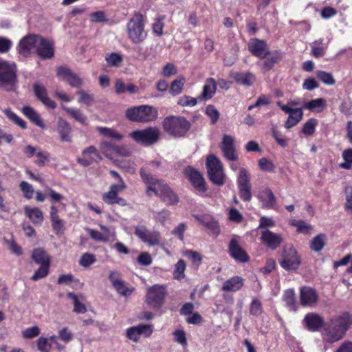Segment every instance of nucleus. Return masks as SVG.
Masks as SVG:
<instances>
[{
  "label": "nucleus",
  "instance_id": "cd10ccee",
  "mask_svg": "<svg viewBox=\"0 0 352 352\" xmlns=\"http://www.w3.org/2000/svg\"><path fill=\"white\" fill-rule=\"evenodd\" d=\"M231 76L237 84L250 87L254 85L256 81L255 76L250 72H233Z\"/></svg>",
  "mask_w": 352,
  "mask_h": 352
},
{
  "label": "nucleus",
  "instance_id": "a211bd4d",
  "mask_svg": "<svg viewBox=\"0 0 352 352\" xmlns=\"http://www.w3.org/2000/svg\"><path fill=\"white\" fill-rule=\"evenodd\" d=\"M319 300L316 290L309 286H303L300 289V303L302 307H314Z\"/></svg>",
  "mask_w": 352,
  "mask_h": 352
},
{
  "label": "nucleus",
  "instance_id": "a19ab883",
  "mask_svg": "<svg viewBox=\"0 0 352 352\" xmlns=\"http://www.w3.org/2000/svg\"><path fill=\"white\" fill-rule=\"evenodd\" d=\"M186 267V262L183 259H179L175 264L173 277L176 280H181L185 276V270Z\"/></svg>",
  "mask_w": 352,
  "mask_h": 352
},
{
  "label": "nucleus",
  "instance_id": "69168bd1",
  "mask_svg": "<svg viewBox=\"0 0 352 352\" xmlns=\"http://www.w3.org/2000/svg\"><path fill=\"white\" fill-rule=\"evenodd\" d=\"M37 160L34 161V163L39 167L45 166V162L49 160L50 153L47 152H43L39 151L36 153Z\"/></svg>",
  "mask_w": 352,
  "mask_h": 352
},
{
  "label": "nucleus",
  "instance_id": "72a5a7b5",
  "mask_svg": "<svg viewBox=\"0 0 352 352\" xmlns=\"http://www.w3.org/2000/svg\"><path fill=\"white\" fill-rule=\"evenodd\" d=\"M62 108L68 115H69L76 121L84 125L88 124L87 116L84 115L80 109L67 107L64 105L62 106Z\"/></svg>",
  "mask_w": 352,
  "mask_h": 352
},
{
  "label": "nucleus",
  "instance_id": "c756f323",
  "mask_svg": "<svg viewBox=\"0 0 352 352\" xmlns=\"http://www.w3.org/2000/svg\"><path fill=\"white\" fill-rule=\"evenodd\" d=\"M24 212L26 217H28L34 225H41L43 223L44 219L43 213L38 208L25 206L24 208Z\"/></svg>",
  "mask_w": 352,
  "mask_h": 352
},
{
  "label": "nucleus",
  "instance_id": "39448f33",
  "mask_svg": "<svg viewBox=\"0 0 352 352\" xmlns=\"http://www.w3.org/2000/svg\"><path fill=\"white\" fill-rule=\"evenodd\" d=\"M157 111L153 107L140 105L129 108L126 111V117L132 122H148L157 118Z\"/></svg>",
  "mask_w": 352,
  "mask_h": 352
},
{
  "label": "nucleus",
  "instance_id": "774afa93",
  "mask_svg": "<svg viewBox=\"0 0 352 352\" xmlns=\"http://www.w3.org/2000/svg\"><path fill=\"white\" fill-rule=\"evenodd\" d=\"M37 347L41 352H50L52 345L47 338L41 337L37 341Z\"/></svg>",
  "mask_w": 352,
  "mask_h": 352
},
{
  "label": "nucleus",
  "instance_id": "a878e982",
  "mask_svg": "<svg viewBox=\"0 0 352 352\" xmlns=\"http://www.w3.org/2000/svg\"><path fill=\"white\" fill-rule=\"evenodd\" d=\"M57 131L60 140L63 142H72V127L70 124L65 120L60 118L57 123Z\"/></svg>",
  "mask_w": 352,
  "mask_h": 352
},
{
  "label": "nucleus",
  "instance_id": "5701e85b",
  "mask_svg": "<svg viewBox=\"0 0 352 352\" xmlns=\"http://www.w3.org/2000/svg\"><path fill=\"white\" fill-rule=\"evenodd\" d=\"M33 90L36 98L47 107L52 109H54L56 107V102L49 98L47 89L45 86L35 83L33 85Z\"/></svg>",
  "mask_w": 352,
  "mask_h": 352
},
{
  "label": "nucleus",
  "instance_id": "6e6d98bb",
  "mask_svg": "<svg viewBox=\"0 0 352 352\" xmlns=\"http://www.w3.org/2000/svg\"><path fill=\"white\" fill-rule=\"evenodd\" d=\"M184 256L189 258L194 264L199 265L202 261L201 254L192 250H188L184 252Z\"/></svg>",
  "mask_w": 352,
  "mask_h": 352
},
{
  "label": "nucleus",
  "instance_id": "1a4fd4ad",
  "mask_svg": "<svg viewBox=\"0 0 352 352\" xmlns=\"http://www.w3.org/2000/svg\"><path fill=\"white\" fill-rule=\"evenodd\" d=\"M301 264V259L297 250L292 246L283 249L280 266L285 270H296Z\"/></svg>",
  "mask_w": 352,
  "mask_h": 352
},
{
  "label": "nucleus",
  "instance_id": "4468645a",
  "mask_svg": "<svg viewBox=\"0 0 352 352\" xmlns=\"http://www.w3.org/2000/svg\"><path fill=\"white\" fill-rule=\"evenodd\" d=\"M276 104L285 113L289 114L285 122V127L286 129H289L292 128L302 119L303 112L302 108L293 109L283 104L281 101H278Z\"/></svg>",
  "mask_w": 352,
  "mask_h": 352
},
{
  "label": "nucleus",
  "instance_id": "ddd939ff",
  "mask_svg": "<svg viewBox=\"0 0 352 352\" xmlns=\"http://www.w3.org/2000/svg\"><path fill=\"white\" fill-rule=\"evenodd\" d=\"M40 37L37 34H29L22 38L19 43V54L25 56L36 54Z\"/></svg>",
  "mask_w": 352,
  "mask_h": 352
},
{
  "label": "nucleus",
  "instance_id": "e433bc0d",
  "mask_svg": "<svg viewBox=\"0 0 352 352\" xmlns=\"http://www.w3.org/2000/svg\"><path fill=\"white\" fill-rule=\"evenodd\" d=\"M249 312L251 316L255 317H258L263 313V305L258 298H254L252 300L250 304Z\"/></svg>",
  "mask_w": 352,
  "mask_h": 352
},
{
  "label": "nucleus",
  "instance_id": "680f3d73",
  "mask_svg": "<svg viewBox=\"0 0 352 352\" xmlns=\"http://www.w3.org/2000/svg\"><path fill=\"white\" fill-rule=\"evenodd\" d=\"M96 261V257L94 254L85 253L82 255L79 263L84 267H89Z\"/></svg>",
  "mask_w": 352,
  "mask_h": 352
},
{
  "label": "nucleus",
  "instance_id": "f257e3e1",
  "mask_svg": "<svg viewBox=\"0 0 352 352\" xmlns=\"http://www.w3.org/2000/svg\"><path fill=\"white\" fill-rule=\"evenodd\" d=\"M140 175L146 186V194L148 197L157 196L168 206H175L179 203L177 194L164 180L154 177L144 168H140Z\"/></svg>",
  "mask_w": 352,
  "mask_h": 352
},
{
  "label": "nucleus",
  "instance_id": "412c9836",
  "mask_svg": "<svg viewBox=\"0 0 352 352\" xmlns=\"http://www.w3.org/2000/svg\"><path fill=\"white\" fill-rule=\"evenodd\" d=\"M260 240L264 245L272 250L277 249L283 242V238L280 234L274 233L270 230L262 232Z\"/></svg>",
  "mask_w": 352,
  "mask_h": 352
},
{
  "label": "nucleus",
  "instance_id": "f3484780",
  "mask_svg": "<svg viewBox=\"0 0 352 352\" xmlns=\"http://www.w3.org/2000/svg\"><path fill=\"white\" fill-rule=\"evenodd\" d=\"M134 234L144 243L149 245H158L160 242V234L159 232L149 231L145 226H140L135 228Z\"/></svg>",
  "mask_w": 352,
  "mask_h": 352
},
{
  "label": "nucleus",
  "instance_id": "c9c22d12",
  "mask_svg": "<svg viewBox=\"0 0 352 352\" xmlns=\"http://www.w3.org/2000/svg\"><path fill=\"white\" fill-rule=\"evenodd\" d=\"M326 236L319 234L314 236L310 242V248L314 252L321 251L325 245Z\"/></svg>",
  "mask_w": 352,
  "mask_h": 352
},
{
  "label": "nucleus",
  "instance_id": "393cba45",
  "mask_svg": "<svg viewBox=\"0 0 352 352\" xmlns=\"http://www.w3.org/2000/svg\"><path fill=\"white\" fill-rule=\"evenodd\" d=\"M56 74L58 76L63 80L68 82L72 87H78L82 84L81 79L76 74L72 73L67 67H58Z\"/></svg>",
  "mask_w": 352,
  "mask_h": 352
},
{
  "label": "nucleus",
  "instance_id": "f03ea898",
  "mask_svg": "<svg viewBox=\"0 0 352 352\" xmlns=\"http://www.w3.org/2000/svg\"><path fill=\"white\" fill-rule=\"evenodd\" d=\"M352 327V314L344 311L330 320L324 329L327 341L333 343L343 338L346 331Z\"/></svg>",
  "mask_w": 352,
  "mask_h": 352
},
{
  "label": "nucleus",
  "instance_id": "473e14b6",
  "mask_svg": "<svg viewBox=\"0 0 352 352\" xmlns=\"http://www.w3.org/2000/svg\"><path fill=\"white\" fill-rule=\"evenodd\" d=\"M22 111L23 114L36 125L41 128L45 127V124L41 119L40 116L33 108L29 106H25L23 107Z\"/></svg>",
  "mask_w": 352,
  "mask_h": 352
},
{
  "label": "nucleus",
  "instance_id": "3c124183",
  "mask_svg": "<svg viewBox=\"0 0 352 352\" xmlns=\"http://www.w3.org/2000/svg\"><path fill=\"white\" fill-rule=\"evenodd\" d=\"M258 166L261 170L268 173L274 172L275 166L274 163L265 157H262L258 160Z\"/></svg>",
  "mask_w": 352,
  "mask_h": 352
},
{
  "label": "nucleus",
  "instance_id": "37998d69",
  "mask_svg": "<svg viewBox=\"0 0 352 352\" xmlns=\"http://www.w3.org/2000/svg\"><path fill=\"white\" fill-rule=\"evenodd\" d=\"M318 124V120L316 118L309 119L304 124L302 129V133L306 135H312L316 131Z\"/></svg>",
  "mask_w": 352,
  "mask_h": 352
},
{
  "label": "nucleus",
  "instance_id": "052dcab7",
  "mask_svg": "<svg viewBox=\"0 0 352 352\" xmlns=\"http://www.w3.org/2000/svg\"><path fill=\"white\" fill-rule=\"evenodd\" d=\"M206 113L210 117L212 124L217 122L219 119V112L213 105H208L206 107Z\"/></svg>",
  "mask_w": 352,
  "mask_h": 352
},
{
  "label": "nucleus",
  "instance_id": "13d9d810",
  "mask_svg": "<svg viewBox=\"0 0 352 352\" xmlns=\"http://www.w3.org/2000/svg\"><path fill=\"white\" fill-rule=\"evenodd\" d=\"M317 77L324 84L328 85H334L336 82L333 77L331 74L323 71H318L317 72Z\"/></svg>",
  "mask_w": 352,
  "mask_h": 352
},
{
  "label": "nucleus",
  "instance_id": "09e8293b",
  "mask_svg": "<svg viewBox=\"0 0 352 352\" xmlns=\"http://www.w3.org/2000/svg\"><path fill=\"white\" fill-rule=\"evenodd\" d=\"M4 112L6 117L10 120L12 121L13 122H14L16 124L19 125L21 128L23 129L27 128L26 122L21 118H19L12 111H11L10 109H6Z\"/></svg>",
  "mask_w": 352,
  "mask_h": 352
},
{
  "label": "nucleus",
  "instance_id": "a18cd8bd",
  "mask_svg": "<svg viewBox=\"0 0 352 352\" xmlns=\"http://www.w3.org/2000/svg\"><path fill=\"white\" fill-rule=\"evenodd\" d=\"M50 265H41L39 268L35 271L31 280L36 281L46 277L50 273Z\"/></svg>",
  "mask_w": 352,
  "mask_h": 352
},
{
  "label": "nucleus",
  "instance_id": "dca6fc26",
  "mask_svg": "<svg viewBox=\"0 0 352 352\" xmlns=\"http://www.w3.org/2000/svg\"><path fill=\"white\" fill-rule=\"evenodd\" d=\"M228 254L238 263H248L250 257L248 252L240 245L236 238H232L228 245Z\"/></svg>",
  "mask_w": 352,
  "mask_h": 352
},
{
  "label": "nucleus",
  "instance_id": "f704fd0d",
  "mask_svg": "<svg viewBox=\"0 0 352 352\" xmlns=\"http://www.w3.org/2000/svg\"><path fill=\"white\" fill-rule=\"evenodd\" d=\"M283 300L285 302L286 306L291 310L294 311H296L298 310L296 295L294 289H288L284 291L283 295Z\"/></svg>",
  "mask_w": 352,
  "mask_h": 352
},
{
  "label": "nucleus",
  "instance_id": "4d7b16f0",
  "mask_svg": "<svg viewBox=\"0 0 352 352\" xmlns=\"http://www.w3.org/2000/svg\"><path fill=\"white\" fill-rule=\"evenodd\" d=\"M197 99L188 96L180 97L177 104L182 107H194L197 104Z\"/></svg>",
  "mask_w": 352,
  "mask_h": 352
},
{
  "label": "nucleus",
  "instance_id": "bb28decb",
  "mask_svg": "<svg viewBox=\"0 0 352 352\" xmlns=\"http://www.w3.org/2000/svg\"><path fill=\"white\" fill-rule=\"evenodd\" d=\"M244 282L245 280L241 276H234L223 283L221 289L225 292H236L241 289Z\"/></svg>",
  "mask_w": 352,
  "mask_h": 352
},
{
  "label": "nucleus",
  "instance_id": "4c0bfd02",
  "mask_svg": "<svg viewBox=\"0 0 352 352\" xmlns=\"http://www.w3.org/2000/svg\"><path fill=\"white\" fill-rule=\"evenodd\" d=\"M114 288L118 294L124 296H130L134 291V287H129L128 285L122 280L116 281L114 283Z\"/></svg>",
  "mask_w": 352,
  "mask_h": 352
},
{
  "label": "nucleus",
  "instance_id": "de8ad7c7",
  "mask_svg": "<svg viewBox=\"0 0 352 352\" xmlns=\"http://www.w3.org/2000/svg\"><path fill=\"white\" fill-rule=\"evenodd\" d=\"M116 146L109 142L104 141L100 144V149L107 157L111 159L112 155L116 153Z\"/></svg>",
  "mask_w": 352,
  "mask_h": 352
},
{
  "label": "nucleus",
  "instance_id": "9d476101",
  "mask_svg": "<svg viewBox=\"0 0 352 352\" xmlns=\"http://www.w3.org/2000/svg\"><path fill=\"white\" fill-rule=\"evenodd\" d=\"M219 148L226 160L233 162L239 160V154L235 146V139L233 136L228 134L223 135L219 143Z\"/></svg>",
  "mask_w": 352,
  "mask_h": 352
},
{
  "label": "nucleus",
  "instance_id": "c85d7f7f",
  "mask_svg": "<svg viewBox=\"0 0 352 352\" xmlns=\"http://www.w3.org/2000/svg\"><path fill=\"white\" fill-rule=\"evenodd\" d=\"M217 89V82L214 78H208L203 87L201 94L198 97L200 100H208L214 95Z\"/></svg>",
  "mask_w": 352,
  "mask_h": 352
},
{
  "label": "nucleus",
  "instance_id": "79ce46f5",
  "mask_svg": "<svg viewBox=\"0 0 352 352\" xmlns=\"http://www.w3.org/2000/svg\"><path fill=\"white\" fill-rule=\"evenodd\" d=\"M96 130L102 135L115 140H122V135L118 133L116 130L107 127L98 126Z\"/></svg>",
  "mask_w": 352,
  "mask_h": 352
},
{
  "label": "nucleus",
  "instance_id": "5fc2aeb1",
  "mask_svg": "<svg viewBox=\"0 0 352 352\" xmlns=\"http://www.w3.org/2000/svg\"><path fill=\"white\" fill-rule=\"evenodd\" d=\"M184 85V78H179L173 80L170 85V93L175 96L179 94L182 91Z\"/></svg>",
  "mask_w": 352,
  "mask_h": 352
},
{
  "label": "nucleus",
  "instance_id": "338daca9",
  "mask_svg": "<svg viewBox=\"0 0 352 352\" xmlns=\"http://www.w3.org/2000/svg\"><path fill=\"white\" fill-rule=\"evenodd\" d=\"M267 197V201L265 203V206L267 208H273L276 204V197L272 190L267 188L263 192Z\"/></svg>",
  "mask_w": 352,
  "mask_h": 352
},
{
  "label": "nucleus",
  "instance_id": "0eeeda50",
  "mask_svg": "<svg viewBox=\"0 0 352 352\" xmlns=\"http://www.w3.org/2000/svg\"><path fill=\"white\" fill-rule=\"evenodd\" d=\"M167 296L166 286L155 284L147 289L145 302L153 309H161Z\"/></svg>",
  "mask_w": 352,
  "mask_h": 352
},
{
  "label": "nucleus",
  "instance_id": "e2e57ef3",
  "mask_svg": "<svg viewBox=\"0 0 352 352\" xmlns=\"http://www.w3.org/2000/svg\"><path fill=\"white\" fill-rule=\"evenodd\" d=\"M344 192L346 194V202L344 204V208L346 211L352 214V187H346Z\"/></svg>",
  "mask_w": 352,
  "mask_h": 352
},
{
  "label": "nucleus",
  "instance_id": "aec40b11",
  "mask_svg": "<svg viewBox=\"0 0 352 352\" xmlns=\"http://www.w3.org/2000/svg\"><path fill=\"white\" fill-rule=\"evenodd\" d=\"M82 154V157L78 158L77 162L83 166H89L94 162H98L102 159L96 148L94 146L86 148Z\"/></svg>",
  "mask_w": 352,
  "mask_h": 352
},
{
  "label": "nucleus",
  "instance_id": "49530a36",
  "mask_svg": "<svg viewBox=\"0 0 352 352\" xmlns=\"http://www.w3.org/2000/svg\"><path fill=\"white\" fill-rule=\"evenodd\" d=\"M312 54L315 57H319L324 54L325 46L323 45V39H320L311 44Z\"/></svg>",
  "mask_w": 352,
  "mask_h": 352
},
{
  "label": "nucleus",
  "instance_id": "f8f14e48",
  "mask_svg": "<svg viewBox=\"0 0 352 352\" xmlns=\"http://www.w3.org/2000/svg\"><path fill=\"white\" fill-rule=\"evenodd\" d=\"M304 327L310 332H318L321 329L324 331L328 324L324 322L323 317L317 313L307 314L302 320Z\"/></svg>",
  "mask_w": 352,
  "mask_h": 352
},
{
  "label": "nucleus",
  "instance_id": "2f4dec72",
  "mask_svg": "<svg viewBox=\"0 0 352 352\" xmlns=\"http://www.w3.org/2000/svg\"><path fill=\"white\" fill-rule=\"evenodd\" d=\"M326 106V100L324 98H316L305 102L302 109H308L313 112L321 113Z\"/></svg>",
  "mask_w": 352,
  "mask_h": 352
},
{
  "label": "nucleus",
  "instance_id": "7c9ffc66",
  "mask_svg": "<svg viewBox=\"0 0 352 352\" xmlns=\"http://www.w3.org/2000/svg\"><path fill=\"white\" fill-rule=\"evenodd\" d=\"M32 259L38 265H50L51 258L47 252L41 248H35L32 253Z\"/></svg>",
  "mask_w": 352,
  "mask_h": 352
},
{
  "label": "nucleus",
  "instance_id": "6e6552de",
  "mask_svg": "<svg viewBox=\"0 0 352 352\" xmlns=\"http://www.w3.org/2000/svg\"><path fill=\"white\" fill-rule=\"evenodd\" d=\"M130 136L138 144L150 146L160 140V131L157 127H148L144 129L136 130L130 133Z\"/></svg>",
  "mask_w": 352,
  "mask_h": 352
},
{
  "label": "nucleus",
  "instance_id": "4be33fe9",
  "mask_svg": "<svg viewBox=\"0 0 352 352\" xmlns=\"http://www.w3.org/2000/svg\"><path fill=\"white\" fill-rule=\"evenodd\" d=\"M50 219L52 228L54 233L57 235L63 234L65 230V222L60 219L58 210L54 205H52L50 208Z\"/></svg>",
  "mask_w": 352,
  "mask_h": 352
},
{
  "label": "nucleus",
  "instance_id": "58836bf2",
  "mask_svg": "<svg viewBox=\"0 0 352 352\" xmlns=\"http://www.w3.org/2000/svg\"><path fill=\"white\" fill-rule=\"evenodd\" d=\"M67 297L73 300L74 312L77 314H85L87 311L86 306L79 301L78 296L75 294L68 292Z\"/></svg>",
  "mask_w": 352,
  "mask_h": 352
},
{
  "label": "nucleus",
  "instance_id": "423d86ee",
  "mask_svg": "<svg viewBox=\"0 0 352 352\" xmlns=\"http://www.w3.org/2000/svg\"><path fill=\"white\" fill-rule=\"evenodd\" d=\"M126 30L128 37L133 43H141L146 37L142 15L134 14L126 25Z\"/></svg>",
  "mask_w": 352,
  "mask_h": 352
},
{
  "label": "nucleus",
  "instance_id": "603ef678",
  "mask_svg": "<svg viewBox=\"0 0 352 352\" xmlns=\"http://www.w3.org/2000/svg\"><path fill=\"white\" fill-rule=\"evenodd\" d=\"M19 188L23 192L25 198L30 199L33 197L34 192V188L31 184L25 181H23L19 184Z\"/></svg>",
  "mask_w": 352,
  "mask_h": 352
},
{
  "label": "nucleus",
  "instance_id": "6ab92c4d",
  "mask_svg": "<svg viewBox=\"0 0 352 352\" xmlns=\"http://www.w3.org/2000/svg\"><path fill=\"white\" fill-rule=\"evenodd\" d=\"M14 67H0V87L12 90L17 81Z\"/></svg>",
  "mask_w": 352,
  "mask_h": 352
},
{
  "label": "nucleus",
  "instance_id": "b1692460",
  "mask_svg": "<svg viewBox=\"0 0 352 352\" xmlns=\"http://www.w3.org/2000/svg\"><path fill=\"white\" fill-rule=\"evenodd\" d=\"M251 53L260 58H264L267 54L268 47L264 41L258 38H251L248 43Z\"/></svg>",
  "mask_w": 352,
  "mask_h": 352
},
{
  "label": "nucleus",
  "instance_id": "2eb2a0df",
  "mask_svg": "<svg viewBox=\"0 0 352 352\" xmlns=\"http://www.w3.org/2000/svg\"><path fill=\"white\" fill-rule=\"evenodd\" d=\"M54 42L41 36L35 54L41 60H50L54 58Z\"/></svg>",
  "mask_w": 352,
  "mask_h": 352
},
{
  "label": "nucleus",
  "instance_id": "ea45409f",
  "mask_svg": "<svg viewBox=\"0 0 352 352\" xmlns=\"http://www.w3.org/2000/svg\"><path fill=\"white\" fill-rule=\"evenodd\" d=\"M238 187L251 186L250 177L248 171L244 168L239 169V173L236 179Z\"/></svg>",
  "mask_w": 352,
  "mask_h": 352
},
{
  "label": "nucleus",
  "instance_id": "0e129e2a",
  "mask_svg": "<svg viewBox=\"0 0 352 352\" xmlns=\"http://www.w3.org/2000/svg\"><path fill=\"white\" fill-rule=\"evenodd\" d=\"M40 334V329L37 326L27 328L22 332L24 338L31 339L38 336Z\"/></svg>",
  "mask_w": 352,
  "mask_h": 352
},
{
  "label": "nucleus",
  "instance_id": "9b49d317",
  "mask_svg": "<svg viewBox=\"0 0 352 352\" xmlns=\"http://www.w3.org/2000/svg\"><path fill=\"white\" fill-rule=\"evenodd\" d=\"M184 175L197 192L202 193L206 192V182L199 170L191 166H188L184 170Z\"/></svg>",
  "mask_w": 352,
  "mask_h": 352
},
{
  "label": "nucleus",
  "instance_id": "7ed1b4c3",
  "mask_svg": "<svg viewBox=\"0 0 352 352\" xmlns=\"http://www.w3.org/2000/svg\"><path fill=\"white\" fill-rule=\"evenodd\" d=\"M165 133L174 138H184L192 127L191 122L182 116H168L162 121Z\"/></svg>",
  "mask_w": 352,
  "mask_h": 352
},
{
  "label": "nucleus",
  "instance_id": "864d4df0",
  "mask_svg": "<svg viewBox=\"0 0 352 352\" xmlns=\"http://www.w3.org/2000/svg\"><path fill=\"white\" fill-rule=\"evenodd\" d=\"M240 198L245 202H249L252 199V186L238 187Z\"/></svg>",
  "mask_w": 352,
  "mask_h": 352
},
{
  "label": "nucleus",
  "instance_id": "bf43d9fd",
  "mask_svg": "<svg viewBox=\"0 0 352 352\" xmlns=\"http://www.w3.org/2000/svg\"><path fill=\"white\" fill-rule=\"evenodd\" d=\"M78 94L80 95L78 102L83 103L87 106H91L94 103V98L93 95L87 94L82 90L79 91Z\"/></svg>",
  "mask_w": 352,
  "mask_h": 352
},
{
  "label": "nucleus",
  "instance_id": "8fccbe9b",
  "mask_svg": "<svg viewBox=\"0 0 352 352\" xmlns=\"http://www.w3.org/2000/svg\"><path fill=\"white\" fill-rule=\"evenodd\" d=\"M107 63L111 66H116L122 62V56L118 53H108L105 55Z\"/></svg>",
  "mask_w": 352,
  "mask_h": 352
},
{
  "label": "nucleus",
  "instance_id": "c03bdc74",
  "mask_svg": "<svg viewBox=\"0 0 352 352\" xmlns=\"http://www.w3.org/2000/svg\"><path fill=\"white\" fill-rule=\"evenodd\" d=\"M290 225L296 227L298 233L308 234L312 229L311 226L302 220H292Z\"/></svg>",
  "mask_w": 352,
  "mask_h": 352
},
{
  "label": "nucleus",
  "instance_id": "20e7f679",
  "mask_svg": "<svg viewBox=\"0 0 352 352\" xmlns=\"http://www.w3.org/2000/svg\"><path fill=\"white\" fill-rule=\"evenodd\" d=\"M206 166L210 181L215 186H223L226 181V175L221 161L214 154H210L206 157Z\"/></svg>",
  "mask_w": 352,
  "mask_h": 352
}]
</instances>
